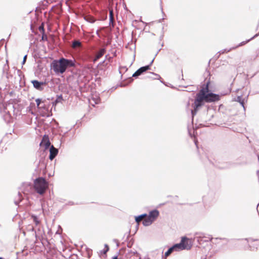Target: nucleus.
Here are the masks:
<instances>
[{
    "label": "nucleus",
    "instance_id": "26",
    "mask_svg": "<svg viewBox=\"0 0 259 259\" xmlns=\"http://www.w3.org/2000/svg\"><path fill=\"white\" fill-rule=\"evenodd\" d=\"M231 49H230V50H222V51H220L219 53H220V54H223V53H224L225 52H229Z\"/></svg>",
    "mask_w": 259,
    "mask_h": 259
},
{
    "label": "nucleus",
    "instance_id": "9",
    "mask_svg": "<svg viewBox=\"0 0 259 259\" xmlns=\"http://www.w3.org/2000/svg\"><path fill=\"white\" fill-rule=\"evenodd\" d=\"M144 218V219H143V224L145 226H148L154 222L153 219H152L150 218V217L147 216V214L146 217H145Z\"/></svg>",
    "mask_w": 259,
    "mask_h": 259
},
{
    "label": "nucleus",
    "instance_id": "4",
    "mask_svg": "<svg viewBox=\"0 0 259 259\" xmlns=\"http://www.w3.org/2000/svg\"><path fill=\"white\" fill-rule=\"evenodd\" d=\"M189 240L186 237H183L179 243L174 244L173 246L176 251H179L183 250H189L191 248V245L189 243Z\"/></svg>",
    "mask_w": 259,
    "mask_h": 259
},
{
    "label": "nucleus",
    "instance_id": "12",
    "mask_svg": "<svg viewBox=\"0 0 259 259\" xmlns=\"http://www.w3.org/2000/svg\"><path fill=\"white\" fill-rule=\"evenodd\" d=\"M82 47L81 42L78 40H74L72 41V48L74 49L80 48Z\"/></svg>",
    "mask_w": 259,
    "mask_h": 259
},
{
    "label": "nucleus",
    "instance_id": "25",
    "mask_svg": "<svg viewBox=\"0 0 259 259\" xmlns=\"http://www.w3.org/2000/svg\"><path fill=\"white\" fill-rule=\"evenodd\" d=\"M109 248L107 244L105 245V248L102 251V252L104 254H106V253L108 251Z\"/></svg>",
    "mask_w": 259,
    "mask_h": 259
},
{
    "label": "nucleus",
    "instance_id": "19",
    "mask_svg": "<svg viewBox=\"0 0 259 259\" xmlns=\"http://www.w3.org/2000/svg\"><path fill=\"white\" fill-rule=\"evenodd\" d=\"M149 75L148 76V77L149 78H153L154 79H157L158 77H159V75L157 74H155V73H154L153 72H149Z\"/></svg>",
    "mask_w": 259,
    "mask_h": 259
},
{
    "label": "nucleus",
    "instance_id": "21",
    "mask_svg": "<svg viewBox=\"0 0 259 259\" xmlns=\"http://www.w3.org/2000/svg\"><path fill=\"white\" fill-rule=\"evenodd\" d=\"M31 217L33 219V222L35 223L36 226L39 224L40 222L38 220L37 217L36 216L32 215Z\"/></svg>",
    "mask_w": 259,
    "mask_h": 259
},
{
    "label": "nucleus",
    "instance_id": "14",
    "mask_svg": "<svg viewBox=\"0 0 259 259\" xmlns=\"http://www.w3.org/2000/svg\"><path fill=\"white\" fill-rule=\"evenodd\" d=\"M146 217V214H143L139 216L136 217L135 218L136 222L139 224L142 220L143 221L144 218Z\"/></svg>",
    "mask_w": 259,
    "mask_h": 259
},
{
    "label": "nucleus",
    "instance_id": "30",
    "mask_svg": "<svg viewBox=\"0 0 259 259\" xmlns=\"http://www.w3.org/2000/svg\"><path fill=\"white\" fill-rule=\"evenodd\" d=\"M112 259H118V256H114L112 258Z\"/></svg>",
    "mask_w": 259,
    "mask_h": 259
},
{
    "label": "nucleus",
    "instance_id": "8",
    "mask_svg": "<svg viewBox=\"0 0 259 259\" xmlns=\"http://www.w3.org/2000/svg\"><path fill=\"white\" fill-rule=\"evenodd\" d=\"M58 153V150L55 148L53 145L51 146L50 149V155L49 159L51 160L54 159V158L57 156Z\"/></svg>",
    "mask_w": 259,
    "mask_h": 259
},
{
    "label": "nucleus",
    "instance_id": "23",
    "mask_svg": "<svg viewBox=\"0 0 259 259\" xmlns=\"http://www.w3.org/2000/svg\"><path fill=\"white\" fill-rule=\"evenodd\" d=\"M43 142L45 143V147H46V148H48L50 147V145H51V143L49 141V140H45L44 139H43V141H42V142L41 143V144H42Z\"/></svg>",
    "mask_w": 259,
    "mask_h": 259
},
{
    "label": "nucleus",
    "instance_id": "22",
    "mask_svg": "<svg viewBox=\"0 0 259 259\" xmlns=\"http://www.w3.org/2000/svg\"><path fill=\"white\" fill-rule=\"evenodd\" d=\"M236 101L240 103V104L242 105V106L243 107L244 109H245V107L244 105V102L241 99V97L238 96Z\"/></svg>",
    "mask_w": 259,
    "mask_h": 259
},
{
    "label": "nucleus",
    "instance_id": "2",
    "mask_svg": "<svg viewBox=\"0 0 259 259\" xmlns=\"http://www.w3.org/2000/svg\"><path fill=\"white\" fill-rule=\"evenodd\" d=\"M74 66H75L74 61L64 58H61L58 61L55 60L52 63L53 69L56 73L63 74L65 72L67 67Z\"/></svg>",
    "mask_w": 259,
    "mask_h": 259
},
{
    "label": "nucleus",
    "instance_id": "32",
    "mask_svg": "<svg viewBox=\"0 0 259 259\" xmlns=\"http://www.w3.org/2000/svg\"><path fill=\"white\" fill-rule=\"evenodd\" d=\"M197 141H195V145H196V146H197Z\"/></svg>",
    "mask_w": 259,
    "mask_h": 259
},
{
    "label": "nucleus",
    "instance_id": "17",
    "mask_svg": "<svg viewBox=\"0 0 259 259\" xmlns=\"http://www.w3.org/2000/svg\"><path fill=\"white\" fill-rule=\"evenodd\" d=\"M84 19L87 21H88L90 23H93L95 22V18L93 17L90 16H85L84 17Z\"/></svg>",
    "mask_w": 259,
    "mask_h": 259
},
{
    "label": "nucleus",
    "instance_id": "3",
    "mask_svg": "<svg viewBox=\"0 0 259 259\" xmlns=\"http://www.w3.org/2000/svg\"><path fill=\"white\" fill-rule=\"evenodd\" d=\"M34 187L35 191L38 194L42 195L46 192V190L48 187V184L44 178L40 177L35 180L34 182Z\"/></svg>",
    "mask_w": 259,
    "mask_h": 259
},
{
    "label": "nucleus",
    "instance_id": "35",
    "mask_svg": "<svg viewBox=\"0 0 259 259\" xmlns=\"http://www.w3.org/2000/svg\"><path fill=\"white\" fill-rule=\"evenodd\" d=\"M0 259H4L3 257H0Z\"/></svg>",
    "mask_w": 259,
    "mask_h": 259
},
{
    "label": "nucleus",
    "instance_id": "6",
    "mask_svg": "<svg viewBox=\"0 0 259 259\" xmlns=\"http://www.w3.org/2000/svg\"><path fill=\"white\" fill-rule=\"evenodd\" d=\"M149 69H150V65L141 67L133 74V76L138 77Z\"/></svg>",
    "mask_w": 259,
    "mask_h": 259
},
{
    "label": "nucleus",
    "instance_id": "16",
    "mask_svg": "<svg viewBox=\"0 0 259 259\" xmlns=\"http://www.w3.org/2000/svg\"><path fill=\"white\" fill-rule=\"evenodd\" d=\"M9 69V66L8 65V61H6V64L4 65V68H3V72L4 73H5L6 75H8V71Z\"/></svg>",
    "mask_w": 259,
    "mask_h": 259
},
{
    "label": "nucleus",
    "instance_id": "33",
    "mask_svg": "<svg viewBox=\"0 0 259 259\" xmlns=\"http://www.w3.org/2000/svg\"><path fill=\"white\" fill-rule=\"evenodd\" d=\"M45 106H41V108H45Z\"/></svg>",
    "mask_w": 259,
    "mask_h": 259
},
{
    "label": "nucleus",
    "instance_id": "7",
    "mask_svg": "<svg viewBox=\"0 0 259 259\" xmlns=\"http://www.w3.org/2000/svg\"><path fill=\"white\" fill-rule=\"evenodd\" d=\"M31 83H32L34 88L39 91H42L44 90L43 86L46 85V82L38 81L36 80H32Z\"/></svg>",
    "mask_w": 259,
    "mask_h": 259
},
{
    "label": "nucleus",
    "instance_id": "29",
    "mask_svg": "<svg viewBox=\"0 0 259 259\" xmlns=\"http://www.w3.org/2000/svg\"><path fill=\"white\" fill-rule=\"evenodd\" d=\"M18 195L19 197V201H21L22 199V195L20 192L18 193Z\"/></svg>",
    "mask_w": 259,
    "mask_h": 259
},
{
    "label": "nucleus",
    "instance_id": "18",
    "mask_svg": "<svg viewBox=\"0 0 259 259\" xmlns=\"http://www.w3.org/2000/svg\"><path fill=\"white\" fill-rule=\"evenodd\" d=\"M258 34H256L253 37H252V38H251L250 39L247 40V41H242L241 42V43H240L236 47H235V48H233L232 49H234L238 47H240V46H242L245 44H246L247 42H248V41H249L251 39H252V38H253L254 37H255V36H257Z\"/></svg>",
    "mask_w": 259,
    "mask_h": 259
},
{
    "label": "nucleus",
    "instance_id": "5",
    "mask_svg": "<svg viewBox=\"0 0 259 259\" xmlns=\"http://www.w3.org/2000/svg\"><path fill=\"white\" fill-rule=\"evenodd\" d=\"M8 108H14V106L11 104H0V112L2 113L3 112L5 114V120L9 121V119L11 118V114L10 113V111Z\"/></svg>",
    "mask_w": 259,
    "mask_h": 259
},
{
    "label": "nucleus",
    "instance_id": "24",
    "mask_svg": "<svg viewBox=\"0 0 259 259\" xmlns=\"http://www.w3.org/2000/svg\"><path fill=\"white\" fill-rule=\"evenodd\" d=\"M35 102L36 103L37 108H41V100L40 99L38 98L35 100Z\"/></svg>",
    "mask_w": 259,
    "mask_h": 259
},
{
    "label": "nucleus",
    "instance_id": "20",
    "mask_svg": "<svg viewBox=\"0 0 259 259\" xmlns=\"http://www.w3.org/2000/svg\"><path fill=\"white\" fill-rule=\"evenodd\" d=\"M63 100V98L62 96H58L55 102L53 103V105H56L58 103L61 102V101Z\"/></svg>",
    "mask_w": 259,
    "mask_h": 259
},
{
    "label": "nucleus",
    "instance_id": "34",
    "mask_svg": "<svg viewBox=\"0 0 259 259\" xmlns=\"http://www.w3.org/2000/svg\"><path fill=\"white\" fill-rule=\"evenodd\" d=\"M15 203L16 205H18V202H17V201H15Z\"/></svg>",
    "mask_w": 259,
    "mask_h": 259
},
{
    "label": "nucleus",
    "instance_id": "27",
    "mask_svg": "<svg viewBox=\"0 0 259 259\" xmlns=\"http://www.w3.org/2000/svg\"><path fill=\"white\" fill-rule=\"evenodd\" d=\"M39 30L40 31H42V32L44 31V28L43 25L40 26L39 27Z\"/></svg>",
    "mask_w": 259,
    "mask_h": 259
},
{
    "label": "nucleus",
    "instance_id": "15",
    "mask_svg": "<svg viewBox=\"0 0 259 259\" xmlns=\"http://www.w3.org/2000/svg\"><path fill=\"white\" fill-rule=\"evenodd\" d=\"M109 19H110V24H111L113 25L114 23V15L113 10H110L109 11Z\"/></svg>",
    "mask_w": 259,
    "mask_h": 259
},
{
    "label": "nucleus",
    "instance_id": "28",
    "mask_svg": "<svg viewBox=\"0 0 259 259\" xmlns=\"http://www.w3.org/2000/svg\"><path fill=\"white\" fill-rule=\"evenodd\" d=\"M26 58H27V55H25L23 58V62H22L23 64H24L25 63Z\"/></svg>",
    "mask_w": 259,
    "mask_h": 259
},
{
    "label": "nucleus",
    "instance_id": "31",
    "mask_svg": "<svg viewBox=\"0 0 259 259\" xmlns=\"http://www.w3.org/2000/svg\"><path fill=\"white\" fill-rule=\"evenodd\" d=\"M30 230H31L32 231H33L34 230V228L33 227H31V228L30 229Z\"/></svg>",
    "mask_w": 259,
    "mask_h": 259
},
{
    "label": "nucleus",
    "instance_id": "1",
    "mask_svg": "<svg viewBox=\"0 0 259 259\" xmlns=\"http://www.w3.org/2000/svg\"><path fill=\"white\" fill-rule=\"evenodd\" d=\"M220 100L219 95L209 93L208 83L205 88H202L196 95L194 103L192 105L193 109L191 110L192 118L197 113L198 110L203 106L205 103H210Z\"/></svg>",
    "mask_w": 259,
    "mask_h": 259
},
{
    "label": "nucleus",
    "instance_id": "13",
    "mask_svg": "<svg viewBox=\"0 0 259 259\" xmlns=\"http://www.w3.org/2000/svg\"><path fill=\"white\" fill-rule=\"evenodd\" d=\"M176 251L174 247V246H172L170 247L166 252L165 253V256L167 257L172 252Z\"/></svg>",
    "mask_w": 259,
    "mask_h": 259
},
{
    "label": "nucleus",
    "instance_id": "11",
    "mask_svg": "<svg viewBox=\"0 0 259 259\" xmlns=\"http://www.w3.org/2000/svg\"><path fill=\"white\" fill-rule=\"evenodd\" d=\"M159 212L157 210H153L150 212L149 217H150L152 219H153V221L158 216Z\"/></svg>",
    "mask_w": 259,
    "mask_h": 259
},
{
    "label": "nucleus",
    "instance_id": "10",
    "mask_svg": "<svg viewBox=\"0 0 259 259\" xmlns=\"http://www.w3.org/2000/svg\"><path fill=\"white\" fill-rule=\"evenodd\" d=\"M106 52L105 48H102L97 53L95 58L94 59V61L95 62L102 57Z\"/></svg>",
    "mask_w": 259,
    "mask_h": 259
}]
</instances>
